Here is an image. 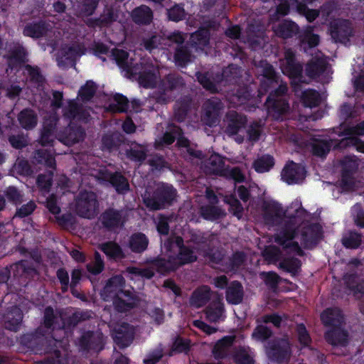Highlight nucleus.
I'll return each mask as SVG.
<instances>
[{
	"mask_svg": "<svg viewBox=\"0 0 364 364\" xmlns=\"http://www.w3.org/2000/svg\"><path fill=\"white\" fill-rule=\"evenodd\" d=\"M225 312V308L220 301L213 302L209 305L205 311L208 319L211 322H217Z\"/></svg>",
	"mask_w": 364,
	"mask_h": 364,
	"instance_id": "nucleus-63",
	"label": "nucleus"
},
{
	"mask_svg": "<svg viewBox=\"0 0 364 364\" xmlns=\"http://www.w3.org/2000/svg\"><path fill=\"white\" fill-rule=\"evenodd\" d=\"M330 33L335 42L346 44L353 36V28L349 20L338 18L331 23Z\"/></svg>",
	"mask_w": 364,
	"mask_h": 364,
	"instance_id": "nucleus-11",
	"label": "nucleus"
},
{
	"mask_svg": "<svg viewBox=\"0 0 364 364\" xmlns=\"http://www.w3.org/2000/svg\"><path fill=\"white\" fill-rule=\"evenodd\" d=\"M149 243V238L142 232L133 233L129 238L128 247L136 254H141L146 251Z\"/></svg>",
	"mask_w": 364,
	"mask_h": 364,
	"instance_id": "nucleus-32",
	"label": "nucleus"
},
{
	"mask_svg": "<svg viewBox=\"0 0 364 364\" xmlns=\"http://www.w3.org/2000/svg\"><path fill=\"white\" fill-rule=\"evenodd\" d=\"M184 85L183 78L180 75L169 73L160 80L159 88L165 95L168 92L179 90Z\"/></svg>",
	"mask_w": 364,
	"mask_h": 364,
	"instance_id": "nucleus-23",
	"label": "nucleus"
},
{
	"mask_svg": "<svg viewBox=\"0 0 364 364\" xmlns=\"http://www.w3.org/2000/svg\"><path fill=\"white\" fill-rule=\"evenodd\" d=\"M276 33L279 37L287 39L296 36L299 33V27L291 20H284L279 24Z\"/></svg>",
	"mask_w": 364,
	"mask_h": 364,
	"instance_id": "nucleus-42",
	"label": "nucleus"
},
{
	"mask_svg": "<svg viewBox=\"0 0 364 364\" xmlns=\"http://www.w3.org/2000/svg\"><path fill=\"white\" fill-rule=\"evenodd\" d=\"M266 353L272 361L282 364L288 362L291 356V346L287 339L280 338L268 343Z\"/></svg>",
	"mask_w": 364,
	"mask_h": 364,
	"instance_id": "nucleus-7",
	"label": "nucleus"
},
{
	"mask_svg": "<svg viewBox=\"0 0 364 364\" xmlns=\"http://www.w3.org/2000/svg\"><path fill=\"white\" fill-rule=\"evenodd\" d=\"M87 113L75 100H70L66 107L63 109V116L69 121L85 118Z\"/></svg>",
	"mask_w": 364,
	"mask_h": 364,
	"instance_id": "nucleus-39",
	"label": "nucleus"
},
{
	"mask_svg": "<svg viewBox=\"0 0 364 364\" xmlns=\"http://www.w3.org/2000/svg\"><path fill=\"white\" fill-rule=\"evenodd\" d=\"M101 178L108 181L116 190V191L122 194L129 190L128 180L120 172L111 173L108 171L100 172Z\"/></svg>",
	"mask_w": 364,
	"mask_h": 364,
	"instance_id": "nucleus-21",
	"label": "nucleus"
},
{
	"mask_svg": "<svg viewBox=\"0 0 364 364\" xmlns=\"http://www.w3.org/2000/svg\"><path fill=\"white\" fill-rule=\"evenodd\" d=\"M225 132L228 135H235L244 128L247 122L246 116L231 110L225 114Z\"/></svg>",
	"mask_w": 364,
	"mask_h": 364,
	"instance_id": "nucleus-18",
	"label": "nucleus"
},
{
	"mask_svg": "<svg viewBox=\"0 0 364 364\" xmlns=\"http://www.w3.org/2000/svg\"><path fill=\"white\" fill-rule=\"evenodd\" d=\"M149 262L151 264L152 268L162 275H167L179 269L170 253H168L167 259L156 257L151 259Z\"/></svg>",
	"mask_w": 364,
	"mask_h": 364,
	"instance_id": "nucleus-22",
	"label": "nucleus"
},
{
	"mask_svg": "<svg viewBox=\"0 0 364 364\" xmlns=\"http://www.w3.org/2000/svg\"><path fill=\"white\" fill-rule=\"evenodd\" d=\"M98 208L96 194L92 191H80L75 198V210L82 218H91L95 216Z\"/></svg>",
	"mask_w": 364,
	"mask_h": 364,
	"instance_id": "nucleus-6",
	"label": "nucleus"
},
{
	"mask_svg": "<svg viewBox=\"0 0 364 364\" xmlns=\"http://www.w3.org/2000/svg\"><path fill=\"white\" fill-rule=\"evenodd\" d=\"M343 319L342 311L338 308H327L321 314V320L326 326H341Z\"/></svg>",
	"mask_w": 364,
	"mask_h": 364,
	"instance_id": "nucleus-25",
	"label": "nucleus"
},
{
	"mask_svg": "<svg viewBox=\"0 0 364 364\" xmlns=\"http://www.w3.org/2000/svg\"><path fill=\"white\" fill-rule=\"evenodd\" d=\"M132 20L139 26H146L151 23L153 19V11L146 5H140L134 8L130 14Z\"/></svg>",
	"mask_w": 364,
	"mask_h": 364,
	"instance_id": "nucleus-26",
	"label": "nucleus"
},
{
	"mask_svg": "<svg viewBox=\"0 0 364 364\" xmlns=\"http://www.w3.org/2000/svg\"><path fill=\"white\" fill-rule=\"evenodd\" d=\"M301 261L295 257H284L279 263V268L289 273L292 277L297 276L301 270Z\"/></svg>",
	"mask_w": 364,
	"mask_h": 364,
	"instance_id": "nucleus-38",
	"label": "nucleus"
},
{
	"mask_svg": "<svg viewBox=\"0 0 364 364\" xmlns=\"http://www.w3.org/2000/svg\"><path fill=\"white\" fill-rule=\"evenodd\" d=\"M348 333L341 326L333 327L325 333L326 341L332 346H346L348 344Z\"/></svg>",
	"mask_w": 364,
	"mask_h": 364,
	"instance_id": "nucleus-33",
	"label": "nucleus"
},
{
	"mask_svg": "<svg viewBox=\"0 0 364 364\" xmlns=\"http://www.w3.org/2000/svg\"><path fill=\"white\" fill-rule=\"evenodd\" d=\"M77 50L74 46H65L60 50V56L58 58V65H65L75 64L76 57L77 55Z\"/></svg>",
	"mask_w": 364,
	"mask_h": 364,
	"instance_id": "nucleus-54",
	"label": "nucleus"
},
{
	"mask_svg": "<svg viewBox=\"0 0 364 364\" xmlns=\"http://www.w3.org/2000/svg\"><path fill=\"white\" fill-rule=\"evenodd\" d=\"M341 186L350 188L353 186V174L357 171L358 164L351 157L346 156L341 161Z\"/></svg>",
	"mask_w": 364,
	"mask_h": 364,
	"instance_id": "nucleus-19",
	"label": "nucleus"
},
{
	"mask_svg": "<svg viewBox=\"0 0 364 364\" xmlns=\"http://www.w3.org/2000/svg\"><path fill=\"white\" fill-rule=\"evenodd\" d=\"M126 156L132 161L142 164L146 159L147 149L139 144L134 143L127 149Z\"/></svg>",
	"mask_w": 364,
	"mask_h": 364,
	"instance_id": "nucleus-45",
	"label": "nucleus"
},
{
	"mask_svg": "<svg viewBox=\"0 0 364 364\" xmlns=\"http://www.w3.org/2000/svg\"><path fill=\"white\" fill-rule=\"evenodd\" d=\"M114 102L109 104L107 110L113 113H126L129 109V100L126 96L116 93L113 96Z\"/></svg>",
	"mask_w": 364,
	"mask_h": 364,
	"instance_id": "nucleus-46",
	"label": "nucleus"
},
{
	"mask_svg": "<svg viewBox=\"0 0 364 364\" xmlns=\"http://www.w3.org/2000/svg\"><path fill=\"white\" fill-rule=\"evenodd\" d=\"M296 235V230L291 225L286 224L275 235L274 241L277 244L282 247L287 242L293 240Z\"/></svg>",
	"mask_w": 364,
	"mask_h": 364,
	"instance_id": "nucleus-56",
	"label": "nucleus"
},
{
	"mask_svg": "<svg viewBox=\"0 0 364 364\" xmlns=\"http://www.w3.org/2000/svg\"><path fill=\"white\" fill-rule=\"evenodd\" d=\"M362 237L361 233L350 230L342 237L341 243L346 249L355 250L360 246Z\"/></svg>",
	"mask_w": 364,
	"mask_h": 364,
	"instance_id": "nucleus-53",
	"label": "nucleus"
},
{
	"mask_svg": "<svg viewBox=\"0 0 364 364\" xmlns=\"http://www.w3.org/2000/svg\"><path fill=\"white\" fill-rule=\"evenodd\" d=\"M246 255L242 251H236L229 257L225 262V267L228 271H237L245 262Z\"/></svg>",
	"mask_w": 364,
	"mask_h": 364,
	"instance_id": "nucleus-61",
	"label": "nucleus"
},
{
	"mask_svg": "<svg viewBox=\"0 0 364 364\" xmlns=\"http://www.w3.org/2000/svg\"><path fill=\"white\" fill-rule=\"evenodd\" d=\"M244 290L242 284L237 281H232L226 289L225 299L228 304L237 305L242 301Z\"/></svg>",
	"mask_w": 364,
	"mask_h": 364,
	"instance_id": "nucleus-31",
	"label": "nucleus"
},
{
	"mask_svg": "<svg viewBox=\"0 0 364 364\" xmlns=\"http://www.w3.org/2000/svg\"><path fill=\"white\" fill-rule=\"evenodd\" d=\"M210 299V288L207 285H203L197 288L192 293L190 302L196 307L205 306Z\"/></svg>",
	"mask_w": 364,
	"mask_h": 364,
	"instance_id": "nucleus-37",
	"label": "nucleus"
},
{
	"mask_svg": "<svg viewBox=\"0 0 364 364\" xmlns=\"http://www.w3.org/2000/svg\"><path fill=\"white\" fill-rule=\"evenodd\" d=\"M193 49L188 41L184 45L177 46L173 55L175 64L178 67H186L192 60Z\"/></svg>",
	"mask_w": 364,
	"mask_h": 364,
	"instance_id": "nucleus-27",
	"label": "nucleus"
},
{
	"mask_svg": "<svg viewBox=\"0 0 364 364\" xmlns=\"http://www.w3.org/2000/svg\"><path fill=\"white\" fill-rule=\"evenodd\" d=\"M24 68L28 74V81L37 87H43L45 82V77L43 75L40 68L37 65L26 64Z\"/></svg>",
	"mask_w": 364,
	"mask_h": 364,
	"instance_id": "nucleus-50",
	"label": "nucleus"
},
{
	"mask_svg": "<svg viewBox=\"0 0 364 364\" xmlns=\"http://www.w3.org/2000/svg\"><path fill=\"white\" fill-rule=\"evenodd\" d=\"M291 9H295L299 14L304 16L309 7L299 0H286L284 2H280L277 6V13L285 16L289 14Z\"/></svg>",
	"mask_w": 364,
	"mask_h": 364,
	"instance_id": "nucleus-28",
	"label": "nucleus"
},
{
	"mask_svg": "<svg viewBox=\"0 0 364 364\" xmlns=\"http://www.w3.org/2000/svg\"><path fill=\"white\" fill-rule=\"evenodd\" d=\"M185 243L181 236H171L164 242L167 252L170 253L178 268L197 261L194 248Z\"/></svg>",
	"mask_w": 364,
	"mask_h": 364,
	"instance_id": "nucleus-4",
	"label": "nucleus"
},
{
	"mask_svg": "<svg viewBox=\"0 0 364 364\" xmlns=\"http://www.w3.org/2000/svg\"><path fill=\"white\" fill-rule=\"evenodd\" d=\"M210 32L205 28H200L198 31L191 35L188 42L192 47L197 49H203L206 47L210 42Z\"/></svg>",
	"mask_w": 364,
	"mask_h": 364,
	"instance_id": "nucleus-34",
	"label": "nucleus"
},
{
	"mask_svg": "<svg viewBox=\"0 0 364 364\" xmlns=\"http://www.w3.org/2000/svg\"><path fill=\"white\" fill-rule=\"evenodd\" d=\"M20 343L36 354H50L52 358L46 359L43 364H68L67 359L62 356L59 347L62 342L53 336H47L46 331L38 328L34 331L22 335Z\"/></svg>",
	"mask_w": 364,
	"mask_h": 364,
	"instance_id": "nucleus-1",
	"label": "nucleus"
},
{
	"mask_svg": "<svg viewBox=\"0 0 364 364\" xmlns=\"http://www.w3.org/2000/svg\"><path fill=\"white\" fill-rule=\"evenodd\" d=\"M14 277L28 279L36 274L33 262L28 260H21L11 266Z\"/></svg>",
	"mask_w": 364,
	"mask_h": 364,
	"instance_id": "nucleus-29",
	"label": "nucleus"
},
{
	"mask_svg": "<svg viewBox=\"0 0 364 364\" xmlns=\"http://www.w3.org/2000/svg\"><path fill=\"white\" fill-rule=\"evenodd\" d=\"M254 353L249 347L240 346L232 358L235 364H255Z\"/></svg>",
	"mask_w": 364,
	"mask_h": 364,
	"instance_id": "nucleus-47",
	"label": "nucleus"
},
{
	"mask_svg": "<svg viewBox=\"0 0 364 364\" xmlns=\"http://www.w3.org/2000/svg\"><path fill=\"white\" fill-rule=\"evenodd\" d=\"M274 165V159L272 156L267 154L259 157L253 163V168L257 173L269 171Z\"/></svg>",
	"mask_w": 364,
	"mask_h": 364,
	"instance_id": "nucleus-59",
	"label": "nucleus"
},
{
	"mask_svg": "<svg viewBox=\"0 0 364 364\" xmlns=\"http://www.w3.org/2000/svg\"><path fill=\"white\" fill-rule=\"evenodd\" d=\"M262 76V80L260 82V88L264 92H267L270 87L277 85L280 77L273 65L269 63H266L263 67Z\"/></svg>",
	"mask_w": 364,
	"mask_h": 364,
	"instance_id": "nucleus-30",
	"label": "nucleus"
},
{
	"mask_svg": "<svg viewBox=\"0 0 364 364\" xmlns=\"http://www.w3.org/2000/svg\"><path fill=\"white\" fill-rule=\"evenodd\" d=\"M272 334L273 332L269 327L258 324L252 333V338L257 341L264 342L271 338Z\"/></svg>",
	"mask_w": 364,
	"mask_h": 364,
	"instance_id": "nucleus-64",
	"label": "nucleus"
},
{
	"mask_svg": "<svg viewBox=\"0 0 364 364\" xmlns=\"http://www.w3.org/2000/svg\"><path fill=\"white\" fill-rule=\"evenodd\" d=\"M124 282L121 275L112 277L108 279L102 294L105 301H112L114 309L119 313H125L136 306L134 294L122 289Z\"/></svg>",
	"mask_w": 364,
	"mask_h": 364,
	"instance_id": "nucleus-2",
	"label": "nucleus"
},
{
	"mask_svg": "<svg viewBox=\"0 0 364 364\" xmlns=\"http://www.w3.org/2000/svg\"><path fill=\"white\" fill-rule=\"evenodd\" d=\"M306 171L304 165L289 161L283 168L281 176L289 185L302 182L306 177Z\"/></svg>",
	"mask_w": 364,
	"mask_h": 364,
	"instance_id": "nucleus-14",
	"label": "nucleus"
},
{
	"mask_svg": "<svg viewBox=\"0 0 364 364\" xmlns=\"http://www.w3.org/2000/svg\"><path fill=\"white\" fill-rule=\"evenodd\" d=\"M201 217L210 221H214L222 218L225 213L222 208L215 205H205L200 208Z\"/></svg>",
	"mask_w": 364,
	"mask_h": 364,
	"instance_id": "nucleus-51",
	"label": "nucleus"
},
{
	"mask_svg": "<svg viewBox=\"0 0 364 364\" xmlns=\"http://www.w3.org/2000/svg\"><path fill=\"white\" fill-rule=\"evenodd\" d=\"M224 202L229 205V211L238 219L242 216L244 208L240 201L237 198L235 194L226 196Z\"/></svg>",
	"mask_w": 364,
	"mask_h": 364,
	"instance_id": "nucleus-62",
	"label": "nucleus"
},
{
	"mask_svg": "<svg viewBox=\"0 0 364 364\" xmlns=\"http://www.w3.org/2000/svg\"><path fill=\"white\" fill-rule=\"evenodd\" d=\"M285 64L283 66V73L291 80H298L301 82L303 73V65L296 60L295 52L288 48L284 52Z\"/></svg>",
	"mask_w": 364,
	"mask_h": 364,
	"instance_id": "nucleus-15",
	"label": "nucleus"
},
{
	"mask_svg": "<svg viewBox=\"0 0 364 364\" xmlns=\"http://www.w3.org/2000/svg\"><path fill=\"white\" fill-rule=\"evenodd\" d=\"M225 161L218 154H213L205 161V167L208 172L215 175L222 176L224 172Z\"/></svg>",
	"mask_w": 364,
	"mask_h": 364,
	"instance_id": "nucleus-44",
	"label": "nucleus"
},
{
	"mask_svg": "<svg viewBox=\"0 0 364 364\" xmlns=\"http://www.w3.org/2000/svg\"><path fill=\"white\" fill-rule=\"evenodd\" d=\"M51 29L50 24L45 20L32 21L26 24L23 30L25 36L40 38L47 35Z\"/></svg>",
	"mask_w": 364,
	"mask_h": 364,
	"instance_id": "nucleus-20",
	"label": "nucleus"
},
{
	"mask_svg": "<svg viewBox=\"0 0 364 364\" xmlns=\"http://www.w3.org/2000/svg\"><path fill=\"white\" fill-rule=\"evenodd\" d=\"M192 106V99L189 96H184L176 101L174 107V117L177 122L185 121Z\"/></svg>",
	"mask_w": 364,
	"mask_h": 364,
	"instance_id": "nucleus-36",
	"label": "nucleus"
},
{
	"mask_svg": "<svg viewBox=\"0 0 364 364\" xmlns=\"http://www.w3.org/2000/svg\"><path fill=\"white\" fill-rule=\"evenodd\" d=\"M301 100L305 107H316L321 103V96L316 90L308 89L302 92Z\"/></svg>",
	"mask_w": 364,
	"mask_h": 364,
	"instance_id": "nucleus-55",
	"label": "nucleus"
},
{
	"mask_svg": "<svg viewBox=\"0 0 364 364\" xmlns=\"http://www.w3.org/2000/svg\"><path fill=\"white\" fill-rule=\"evenodd\" d=\"M28 52L20 42H14L9 45L6 58L11 70L21 68L28 61Z\"/></svg>",
	"mask_w": 364,
	"mask_h": 364,
	"instance_id": "nucleus-12",
	"label": "nucleus"
},
{
	"mask_svg": "<svg viewBox=\"0 0 364 364\" xmlns=\"http://www.w3.org/2000/svg\"><path fill=\"white\" fill-rule=\"evenodd\" d=\"M100 221L106 230L116 232L124 226L126 218L122 210L108 208L100 215Z\"/></svg>",
	"mask_w": 364,
	"mask_h": 364,
	"instance_id": "nucleus-8",
	"label": "nucleus"
},
{
	"mask_svg": "<svg viewBox=\"0 0 364 364\" xmlns=\"http://www.w3.org/2000/svg\"><path fill=\"white\" fill-rule=\"evenodd\" d=\"M323 228L319 223H311L304 227L301 240L305 248L315 247L322 238Z\"/></svg>",
	"mask_w": 364,
	"mask_h": 364,
	"instance_id": "nucleus-17",
	"label": "nucleus"
},
{
	"mask_svg": "<svg viewBox=\"0 0 364 364\" xmlns=\"http://www.w3.org/2000/svg\"><path fill=\"white\" fill-rule=\"evenodd\" d=\"M58 140L68 146H72L80 141H82L85 132L81 127L68 124L67 127L57 132Z\"/></svg>",
	"mask_w": 364,
	"mask_h": 364,
	"instance_id": "nucleus-16",
	"label": "nucleus"
},
{
	"mask_svg": "<svg viewBox=\"0 0 364 364\" xmlns=\"http://www.w3.org/2000/svg\"><path fill=\"white\" fill-rule=\"evenodd\" d=\"M223 108V104L218 97L208 99L202 106V119L204 123L209 127L216 125Z\"/></svg>",
	"mask_w": 364,
	"mask_h": 364,
	"instance_id": "nucleus-10",
	"label": "nucleus"
},
{
	"mask_svg": "<svg viewBox=\"0 0 364 364\" xmlns=\"http://www.w3.org/2000/svg\"><path fill=\"white\" fill-rule=\"evenodd\" d=\"M326 69V63L321 59H316L306 64V74L310 78H316L321 75Z\"/></svg>",
	"mask_w": 364,
	"mask_h": 364,
	"instance_id": "nucleus-52",
	"label": "nucleus"
},
{
	"mask_svg": "<svg viewBox=\"0 0 364 364\" xmlns=\"http://www.w3.org/2000/svg\"><path fill=\"white\" fill-rule=\"evenodd\" d=\"M331 147V139H315L311 144V152L315 156L326 158Z\"/></svg>",
	"mask_w": 364,
	"mask_h": 364,
	"instance_id": "nucleus-43",
	"label": "nucleus"
},
{
	"mask_svg": "<svg viewBox=\"0 0 364 364\" xmlns=\"http://www.w3.org/2000/svg\"><path fill=\"white\" fill-rule=\"evenodd\" d=\"M22 320V311L16 306L9 309L4 316L5 328L12 331H17L19 329Z\"/></svg>",
	"mask_w": 364,
	"mask_h": 364,
	"instance_id": "nucleus-24",
	"label": "nucleus"
},
{
	"mask_svg": "<svg viewBox=\"0 0 364 364\" xmlns=\"http://www.w3.org/2000/svg\"><path fill=\"white\" fill-rule=\"evenodd\" d=\"M178 196L173 185L161 182L151 192L143 197L144 205L150 210H160L173 205Z\"/></svg>",
	"mask_w": 364,
	"mask_h": 364,
	"instance_id": "nucleus-3",
	"label": "nucleus"
},
{
	"mask_svg": "<svg viewBox=\"0 0 364 364\" xmlns=\"http://www.w3.org/2000/svg\"><path fill=\"white\" fill-rule=\"evenodd\" d=\"M97 86L92 80H87L86 82L80 88L77 97L82 102H87L90 101L95 96Z\"/></svg>",
	"mask_w": 364,
	"mask_h": 364,
	"instance_id": "nucleus-58",
	"label": "nucleus"
},
{
	"mask_svg": "<svg viewBox=\"0 0 364 364\" xmlns=\"http://www.w3.org/2000/svg\"><path fill=\"white\" fill-rule=\"evenodd\" d=\"M134 333L126 329L124 326H121L115 331L114 340L120 348L129 346L133 341Z\"/></svg>",
	"mask_w": 364,
	"mask_h": 364,
	"instance_id": "nucleus-49",
	"label": "nucleus"
},
{
	"mask_svg": "<svg viewBox=\"0 0 364 364\" xmlns=\"http://www.w3.org/2000/svg\"><path fill=\"white\" fill-rule=\"evenodd\" d=\"M349 146H353L357 151L364 154V141L358 136H346L339 140L335 148L346 149Z\"/></svg>",
	"mask_w": 364,
	"mask_h": 364,
	"instance_id": "nucleus-57",
	"label": "nucleus"
},
{
	"mask_svg": "<svg viewBox=\"0 0 364 364\" xmlns=\"http://www.w3.org/2000/svg\"><path fill=\"white\" fill-rule=\"evenodd\" d=\"M156 74L154 69H146L138 77L139 84L144 88H154L156 87Z\"/></svg>",
	"mask_w": 364,
	"mask_h": 364,
	"instance_id": "nucleus-60",
	"label": "nucleus"
},
{
	"mask_svg": "<svg viewBox=\"0 0 364 364\" xmlns=\"http://www.w3.org/2000/svg\"><path fill=\"white\" fill-rule=\"evenodd\" d=\"M123 142V135L117 132L105 134L102 137V149L109 151L117 149Z\"/></svg>",
	"mask_w": 364,
	"mask_h": 364,
	"instance_id": "nucleus-40",
	"label": "nucleus"
},
{
	"mask_svg": "<svg viewBox=\"0 0 364 364\" xmlns=\"http://www.w3.org/2000/svg\"><path fill=\"white\" fill-rule=\"evenodd\" d=\"M288 87L281 83L277 88L271 91L265 101L268 114L275 120H279L289 110Z\"/></svg>",
	"mask_w": 364,
	"mask_h": 364,
	"instance_id": "nucleus-5",
	"label": "nucleus"
},
{
	"mask_svg": "<svg viewBox=\"0 0 364 364\" xmlns=\"http://www.w3.org/2000/svg\"><path fill=\"white\" fill-rule=\"evenodd\" d=\"M78 345L83 351L100 353L105 348L103 334L99 331H85L79 338Z\"/></svg>",
	"mask_w": 364,
	"mask_h": 364,
	"instance_id": "nucleus-9",
	"label": "nucleus"
},
{
	"mask_svg": "<svg viewBox=\"0 0 364 364\" xmlns=\"http://www.w3.org/2000/svg\"><path fill=\"white\" fill-rule=\"evenodd\" d=\"M18 121L21 127L26 130H31L38 123L37 114L31 108L22 109L18 114Z\"/></svg>",
	"mask_w": 364,
	"mask_h": 364,
	"instance_id": "nucleus-35",
	"label": "nucleus"
},
{
	"mask_svg": "<svg viewBox=\"0 0 364 364\" xmlns=\"http://www.w3.org/2000/svg\"><path fill=\"white\" fill-rule=\"evenodd\" d=\"M263 220L264 223L269 226H278L285 216V212L277 202H264L262 205Z\"/></svg>",
	"mask_w": 364,
	"mask_h": 364,
	"instance_id": "nucleus-13",
	"label": "nucleus"
},
{
	"mask_svg": "<svg viewBox=\"0 0 364 364\" xmlns=\"http://www.w3.org/2000/svg\"><path fill=\"white\" fill-rule=\"evenodd\" d=\"M101 250L110 259H122L126 257L122 248L115 242H107L102 245Z\"/></svg>",
	"mask_w": 364,
	"mask_h": 364,
	"instance_id": "nucleus-48",
	"label": "nucleus"
},
{
	"mask_svg": "<svg viewBox=\"0 0 364 364\" xmlns=\"http://www.w3.org/2000/svg\"><path fill=\"white\" fill-rule=\"evenodd\" d=\"M191 347V341L189 338H183L179 335L176 336L172 343L170 350L167 353L168 356L175 354H188Z\"/></svg>",
	"mask_w": 364,
	"mask_h": 364,
	"instance_id": "nucleus-41",
	"label": "nucleus"
}]
</instances>
